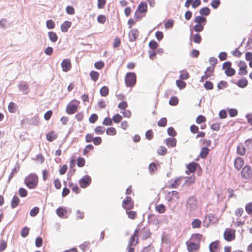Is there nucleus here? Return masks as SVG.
I'll list each match as a JSON object with an SVG mask.
<instances>
[{
	"instance_id": "nucleus-8",
	"label": "nucleus",
	"mask_w": 252,
	"mask_h": 252,
	"mask_svg": "<svg viewBox=\"0 0 252 252\" xmlns=\"http://www.w3.org/2000/svg\"><path fill=\"white\" fill-rule=\"evenodd\" d=\"M223 237L224 239L228 242L234 240L235 238V230H232L230 228L226 229L223 234Z\"/></svg>"
},
{
	"instance_id": "nucleus-61",
	"label": "nucleus",
	"mask_w": 252,
	"mask_h": 252,
	"mask_svg": "<svg viewBox=\"0 0 252 252\" xmlns=\"http://www.w3.org/2000/svg\"><path fill=\"white\" fill-rule=\"evenodd\" d=\"M39 212V208L38 207H34L30 211L29 214L32 217L36 216Z\"/></svg>"
},
{
	"instance_id": "nucleus-15",
	"label": "nucleus",
	"mask_w": 252,
	"mask_h": 252,
	"mask_svg": "<svg viewBox=\"0 0 252 252\" xmlns=\"http://www.w3.org/2000/svg\"><path fill=\"white\" fill-rule=\"evenodd\" d=\"M18 89L22 92L24 94H27L28 93L29 85L23 81H21L17 85Z\"/></svg>"
},
{
	"instance_id": "nucleus-38",
	"label": "nucleus",
	"mask_w": 252,
	"mask_h": 252,
	"mask_svg": "<svg viewBox=\"0 0 252 252\" xmlns=\"http://www.w3.org/2000/svg\"><path fill=\"white\" fill-rule=\"evenodd\" d=\"M186 179L185 181L184 184H187L188 186H190L195 182V176L194 174L191 176L186 177Z\"/></svg>"
},
{
	"instance_id": "nucleus-39",
	"label": "nucleus",
	"mask_w": 252,
	"mask_h": 252,
	"mask_svg": "<svg viewBox=\"0 0 252 252\" xmlns=\"http://www.w3.org/2000/svg\"><path fill=\"white\" fill-rule=\"evenodd\" d=\"M8 109L10 113H15L17 109V106L15 103L13 102H11L9 103L8 106Z\"/></svg>"
},
{
	"instance_id": "nucleus-45",
	"label": "nucleus",
	"mask_w": 252,
	"mask_h": 252,
	"mask_svg": "<svg viewBox=\"0 0 252 252\" xmlns=\"http://www.w3.org/2000/svg\"><path fill=\"white\" fill-rule=\"evenodd\" d=\"M105 131V128L101 126H96L94 129V131L96 134H103Z\"/></svg>"
},
{
	"instance_id": "nucleus-16",
	"label": "nucleus",
	"mask_w": 252,
	"mask_h": 252,
	"mask_svg": "<svg viewBox=\"0 0 252 252\" xmlns=\"http://www.w3.org/2000/svg\"><path fill=\"white\" fill-rule=\"evenodd\" d=\"M244 164V160L242 157H238L234 160V167L237 170H239Z\"/></svg>"
},
{
	"instance_id": "nucleus-18",
	"label": "nucleus",
	"mask_w": 252,
	"mask_h": 252,
	"mask_svg": "<svg viewBox=\"0 0 252 252\" xmlns=\"http://www.w3.org/2000/svg\"><path fill=\"white\" fill-rule=\"evenodd\" d=\"M165 142L168 147H174L176 145L177 139L175 137H168L165 139Z\"/></svg>"
},
{
	"instance_id": "nucleus-57",
	"label": "nucleus",
	"mask_w": 252,
	"mask_h": 252,
	"mask_svg": "<svg viewBox=\"0 0 252 252\" xmlns=\"http://www.w3.org/2000/svg\"><path fill=\"white\" fill-rule=\"evenodd\" d=\"M94 146L91 144L87 145L83 150V155L86 156L88 153L94 149Z\"/></svg>"
},
{
	"instance_id": "nucleus-53",
	"label": "nucleus",
	"mask_w": 252,
	"mask_h": 252,
	"mask_svg": "<svg viewBox=\"0 0 252 252\" xmlns=\"http://www.w3.org/2000/svg\"><path fill=\"white\" fill-rule=\"evenodd\" d=\"M85 164V160L84 158L80 156L77 160V165L79 167H83Z\"/></svg>"
},
{
	"instance_id": "nucleus-55",
	"label": "nucleus",
	"mask_w": 252,
	"mask_h": 252,
	"mask_svg": "<svg viewBox=\"0 0 252 252\" xmlns=\"http://www.w3.org/2000/svg\"><path fill=\"white\" fill-rule=\"evenodd\" d=\"M29 228H28L27 226H25L23 228H22L20 232V235L21 237L23 238H26L29 234Z\"/></svg>"
},
{
	"instance_id": "nucleus-54",
	"label": "nucleus",
	"mask_w": 252,
	"mask_h": 252,
	"mask_svg": "<svg viewBox=\"0 0 252 252\" xmlns=\"http://www.w3.org/2000/svg\"><path fill=\"white\" fill-rule=\"evenodd\" d=\"M123 117L119 114L117 113L113 115L111 119L112 122L113 121L115 123H118L121 121Z\"/></svg>"
},
{
	"instance_id": "nucleus-44",
	"label": "nucleus",
	"mask_w": 252,
	"mask_h": 252,
	"mask_svg": "<svg viewBox=\"0 0 252 252\" xmlns=\"http://www.w3.org/2000/svg\"><path fill=\"white\" fill-rule=\"evenodd\" d=\"M46 26L48 29H53L55 27L56 24L52 19H49L46 22Z\"/></svg>"
},
{
	"instance_id": "nucleus-17",
	"label": "nucleus",
	"mask_w": 252,
	"mask_h": 252,
	"mask_svg": "<svg viewBox=\"0 0 252 252\" xmlns=\"http://www.w3.org/2000/svg\"><path fill=\"white\" fill-rule=\"evenodd\" d=\"M140 230L141 231V237L143 240H145L151 237L152 233L150 232L149 229H145V227H144Z\"/></svg>"
},
{
	"instance_id": "nucleus-2",
	"label": "nucleus",
	"mask_w": 252,
	"mask_h": 252,
	"mask_svg": "<svg viewBox=\"0 0 252 252\" xmlns=\"http://www.w3.org/2000/svg\"><path fill=\"white\" fill-rule=\"evenodd\" d=\"M137 81L136 74L133 72H127L125 77V83L127 87H134Z\"/></svg>"
},
{
	"instance_id": "nucleus-59",
	"label": "nucleus",
	"mask_w": 252,
	"mask_h": 252,
	"mask_svg": "<svg viewBox=\"0 0 252 252\" xmlns=\"http://www.w3.org/2000/svg\"><path fill=\"white\" fill-rule=\"evenodd\" d=\"M155 36L158 41H161L164 37L163 32L161 31H158L156 32Z\"/></svg>"
},
{
	"instance_id": "nucleus-58",
	"label": "nucleus",
	"mask_w": 252,
	"mask_h": 252,
	"mask_svg": "<svg viewBox=\"0 0 252 252\" xmlns=\"http://www.w3.org/2000/svg\"><path fill=\"white\" fill-rule=\"evenodd\" d=\"M236 71L235 69L233 68H228L227 69H225V74L228 77L233 76L235 74Z\"/></svg>"
},
{
	"instance_id": "nucleus-50",
	"label": "nucleus",
	"mask_w": 252,
	"mask_h": 252,
	"mask_svg": "<svg viewBox=\"0 0 252 252\" xmlns=\"http://www.w3.org/2000/svg\"><path fill=\"white\" fill-rule=\"evenodd\" d=\"M204 28V25L196 23V24L193 26V29L196 32L199 33L203 30Z\"/></svg>"
},
{
	"instance_id": "nucleus-52",
	"label": "nucleus",
	"mask_w": 252,
	"mask_h": 252,
	"mask_svg": "<svg viewBox=\"0 0 252 252\" xmlns=\"http://www.w3.org/2000/svg\"><path fill=\"white\" fill-rule=\"evenodd\" d=\"M221 4L220 0H212L211 2V6L214 9H217Z\"/></svg>"
},
{
	"instance_id": "nucleus-28",
	"label": "nucleus",
	"mask_w": 252,
	"mask_h": 252,
	"mask_svg": "<svg viewBox=\"0 0 252 252\" xmlns=\"http://www.w3.org/2000/svg\"><path fill=\"white\" fill-rule=\"evenodd\" d=\"M57 138V135L55 134L54 131H50L46 134V139L49 142H52L54 141Z\"/></svg>"
},
{
	"instance_id": "nucleus-36",
	"label": "nucleus",
	"mask_w": 252,
	"mask_h": 252,
	"mask_svg": "<svg viewBox=\"0 0 252 252\" xmlns=\"http://www.w3.org/2000/svg\"><path fill=\"white\" fill-rule=\"evenodd\" d=\"M180 79L184 80H187L189 77V73L186 70H181L180 71Z\"/></svg>"
},
{
	"instance_id": "nucleus-41",
	"label": "nucleus",
	"mask_w": 252,
	"mask_h": 252,
	"mask_svg": "<svg viewBox=\"0 0 252 252\" xmlns=\"http://www.w3.org/2000/svg\"><path fill=\"white\" fill-rule=\"evenodd\" d=\"M176 84L180 90L184 89L186 86V83L181 79H178L176 81Z\"/></svg>"
},
{
	"instance_id": "nucleus-6",
	"label": "nucleus",
	"mask_w": 252,
	"mask_h": 252,
	"mask_svg": "<svg viewBox=\"0 0 252 252\" xmlns=\"http://www.w3.org/2000/svg\"><path fill=\"white\" fill-rule=\"evenodd\" d=\"M122 206L126 211L131 210L134 208V203L130 196H126L123 200Z\"/></svg>"
},
{
	"instance_id": "nucleus-9",
	"label": "nucleus",
	"mask_w": 252,
	"mask_h": 252,
	"mask_svg": "<svg viewBox=\"0 0 252 252\" xmlns=\"http://www.w3.org/2000/svg\"><path fill=\"white\" fill-rule=\"evenodd\" d=\"M186 245L189 252H194L198 250L200 247L199 243L192 241H187Z\"/></svg>"
},
{
	"instance_id": "nucleus-7",
	"label": "nucleus",
	"mask_w": 252,
	"mask_h": 252,
	"mask_svg": "<svg viewBox=\"0 0 252 252\" xmlns=\"http://www.w3.org/2000/svg\"><path fill=\"white\" fill-rule=\"evenodd\" d=\"M92 179L88 175L83 176L79 181V185L82 188H86L91 183Z\"/></svg>"
},
{
	"instance_id": "nucleus-29",
	"label": "nucleus",
	"mask_w": 252,
	"mask_h": 252,
	"mask_svg": "<svg viewBox=\"0 0 252 252\" xmlns=\"http://www.w3.org/2000/svg\"><path fill=\"white\" fill-rule=\"evenodd\" d=\"M199 12L200 15L206 17L210 15L211 13V10L208 7L206 6L201 8L199 10Z\"/></svg>"
},
{
	"instance_id": "nucleus-14",
	"label": "nucleus",
	"mask_w": 252,
	"mask_h": 252,
	"mask_svg": "<svg viewBox=\"0 0 252 252\" xmlns=\"http://www.w3.org/2000/svg\"><path fill=\"white\" fill-rule=\"evenodd\" d=\"M220 242L219 240L211 242L209 245L210 252H218L220 251Z\"/></svg>"
},
{
	"instance_id": "nucleus-12",
	"label": "nucleus",
	"mask_w": 252,
	"mask_h": 252,
	"mask_svg": "<svg viewBox=\"0 0 252 252\" xmlns=\"http://www.w3.org/2000/svg\"><path fill=\"white\" fill-rule=\"evenodd\" d=\"M57 215L61 218H67L68 210L67 207L64 206H60L56 209Z\"/></svg>"
},
{
	"instance_id": "nucleus-33",
	"label": "nucleus",
	"mask_w": 252,
	"mask_h": 252,
	"mask_svg": "<svg viewBox=\"0 0 252 252\" xmlns=\"http://www.w3.org/2000/svg\"><path fill=\"white\" fill-rule=\"evenodd\" d=\"M203 237V235L200 233H194L192 234L191 238L194 241V242L198 243L200 244V242Z\"/></svg>"
},
{
	"instance_id": "nucleus-34",
	"label": "nucleus",
	"mask_w": 252,
	"mask_h": 252,
	"mask_svg": "<svg viewBox=\"0 0 252 252\" xmlns=\"http://www.w3.org/2000/svg\"><path fill=\"white\" fill-rule=\"evenodd\" d=\"M109 88L106 86L102 87L100 89V94L101 96L106 97L109 94Z\"/></svg>"
},
{
	"instance_id": "nucleus-64",
	"label": "nucleus",
	"mask_w": 252,
	"mask_h": 252,
	"mask_svg": "<svg viewBox=\"0 0 252 252\" xmlns=\"http://www.w3.org/2000/svg\"><path fill=\"white\" fill-rule=\"evenodd\" d=\"M142 252H154L153 247L151 244L143 247Z\"/></svg>"
},
{
	"instance_id": "nucleus-46",
	"label": "nucleus",
	"mask_w": 252,
	"mask_h": 252,
	"mask_svg": "<svg viewBox=\"0 0 252 252\" xmlns=\"http://www.w3.org/2000/svg\"><path fill=\"white\" fill-rule=\"evenodd\" d=\"M179 99L177 96H172L169 101V104L171 106H175L178 105Z\"/></svg>"
},
{
	"instance_id": "nucleus-31",
	"label": "nucleus",
	"mask_w": 252,
	"mask_h": 252,
	"mask_svg": "<svg viewBox=\"0 0 252 252\" xmlns=\"http://www.w3.org/2000/svg\"><path fill=\"white\" fill-rule=\"evenodd\" d=\"M90 76L92 81L96 82L99 78V74L96 71L92 70L90 72Z\"/></svg>"
},
{
	"instance_id": "nucleus-21",
	"label": "nucleus",
	"mask_w": 252,
	"mask_h": 252,
	"mask_svg": "<svg viewBox=\"0 0 252 252\" xmlns=\"http://www.w3.org/2000/svg\"><path fill=\"white\" fill-rule=\"evenodd\" d=\"M141 223L142 222H140L139 224H138L137 228L135 230L133 234L131 236L130 238V241L128 243V245H132V242H133L135 241V237H138L137 233H138L140 231Z\"/></svg>"
},
{
	"instance_id": "nucleus-60",
	"label": "nucleus",
	"mask_w": 252,
	"mask_h": 252,
	"mask_svg": "<svg viewBox=\"0 0 252 252\" xmlns=\"http://www.w3.org/2000/svg\"><path fill=\"white\" fill-rule=\"evenodd\" d=\"M167 132L168 135L169 136H170L171 137H174L177 134L175 129L172 126L169 127L167 129Z\"/></svg>"
},
{
	"instance_id": "nucleus-62",
	"label": "nucleus",
	"mask_w": 252,
	"mask_h": 252,
	"mask_svg": "<svg viewBox=\"0 0 252 252\" xmlns=\"http://www.w3.org/2000/svg\"><path fill=\"white\" fill-rule=\"evenodd\" d=\"M193 40L195 43L200 44L202 41V37L198 33H197L193 35Z\"/></svg>"
},
{
	"instance_id": "nucleus-5",
	"label": "nucleus",
	"mask_w": 252,
	"mask_h": 252,
	"mask_svg": "<svg viewBox=\"0 0 252 252\" xmlns=\"http://www.w3.org/2000/svg\"><path fill=\"white\" fill-rule=\"evenodd\" d=\"M186 169L185 173L188 175H189L191 173L194 174L196 169H200V171H202V168L200 164L194 161L187 164Z\"/></svg>"
},
{
	"instance_id": "nucleus-51",
	"label": "nucleus",
	"mask_w": 252,
	"mask_h": 252,
	"mask_svg": "<svg viewBox=\"0 0 252 252\" xmlns=\"http://www.w3.org/2000/svg\"><path fill=\"white\" fill-rule=\"evenodd\" d=\"M19 166L18 165L17 167L16 166H15L14 168H13L11 172L10 173V174L9 176L8 180H7L8 183H9L10 182V180H11V179L13 177L14 175L16 173H17V172L19 171Z\"/></svg>"
},
{
	"instance_id": "nucleus-11",
	"label": "nucleus",
	"mask_w": 252,
	"mask_h": 252,
	"mask_svg": "<svg viewBox=\"0 0 252 252\" xmlns=\"http://www.w3.org/2000/svg\"><path fill=\"white\" fill-rule=\"evenodd\" d=\"M61 65L63 72L69 71L72 67L70 59L68 58L63 59L61 62Z\"/></svg>"
},
{
	"instance_id": "nucleus-49",
	"label": "nucleus",
	"mask_w": 252,
	"mask_h": 252,
	"mask_svg": "<svg viewBox=\"0 0 252 252\" xmlns=\"http://www.w3.org/2000/svg\"><path fill=\"white\" fill-rule=\"evenodd\" d=\"M98 119V115L95 113L92 114L89 118V122L90 123L94 124Z\"/></svg>"
},
{
	"instance_id": "nucleus-24",
	"label": "nucleus",
	"mask_w": 252,
	"mask_h": 252,
	"mask_svg": "<svg viewBox=\"0 0 252 252\" xmlns=\"http://www.w3.org/2000/svg\"><path fill=\"white\" fill-rule=\"evenodd\" d=\"M20 202V199L19 197L16 195H14L12 198V199L11 200V203H10V207L12 209H14L16 207H17Z\"/></svg>"
},
{
	"instance_id": "nucleus-13",
	"label": "nucleus",
	"mask_w": 252,
	"mask_h": 252,
	"mask_svg": "<svg viewBox=\"0 0 252 252\" xmlns=\"http://www.w3.org/2000/svg\"><path fill=\"white\" fill-rule=\"evenodd\" d=\"M139 32L137 29L134 28L131 30L128 34L129 40L130 42L135 41L139 36Z\"/></svg>"
},
{
	"instance_id": "nucleus-43",
	"label": "nucleus",
	"mask_w": 252,
	"mask_h": 252,
	"mask_svg": "<svg viewBox=\"0 0 252 252\" xmlns=\"http://www.w3.org/2000/svg\"><path fill=\"white\" fill-rule=\"evenodd\" d=\"M18 194L20 197L24 198L27 196L28 191L25 188L20 187L18 190Z\"/></svg>"
},
{
	"instance_id": "nucleus-10",
	"label": "nucleus",
	"mask_w": 252,
	"mask_h": 252,
	"mask_svg": "<svg viewBox=\"0 0 252 252\" xmlns=\"http://www.w3.org/2000/svg\"><path fill=\"white\" fill-rule=\"evenodd\" d=\"M252 174V171L251 166L248 165H246L241 171V177L242 178L248 179L251 177Z\"/></svg>"
},
{
	"instance_id": "nucleus-47",
	"label": "nucleus",
	"mask_w": 252,
	"mask_h": 252,
	"mask_svg": "<svg viewBox=\"0 0 252 252\" xmlns=\"http://www.w3.org/2000/svg\"><path fill=\"white\" fill-rule=\"evenodd\" d=\"M167 120L166 118L163 117L161 118L158 122V125L159 127H164L167 125Z\"/></svg>"
},
{
	"instance_id": "nucleus-37",
	"label": "nucleus",
	"mask_w": 252,
	"mask_h": 252,
	"mask_svg": "<svg viewBox=\"0 0 252 252\" xmlns=\"http://www.w3.org/2000/svg\"><path fill=\"white\" fill-rule=\"evenodd\" d=\"M192 228H199L201 226V221L199 219H195L191 223Z\"/></svg>"
},
{
	"instance_id": "nucleus-63",
	"label": "nucleus",
	"mask_w": 252,
	"mask_h": 252,
	"mask_svg": "<svg viewBox=\"0 0 252 252\" xmlns=\"http://www.w3.org/2000/svg\"><path fill=\"white\" fill-rule=\"evenodd\" d=\"M245 210L249 215L252 214V202H249L246 204Z\"/></svg>"
},
{
	"instance_id": "nucleus-48",
	"label": "nucleus",
	"mask_w": 252,
	"mask_h": 252,
	"mask_svg": "<svg viewBox=\"0 0 252 252\" xmlns=\"http://www.w3.org/2000/svg\"><path fill=\"white\" fill-rule=\"evenodd\" d=\"M246 152V148L243 145L239 144L237 147V153L238 155H244Z\"/></svg>"
},
{
	"instance_id": "nucleus-32",
	"label": "nucleus",
	"mask_w": 252,
	"mask_h": 252,
	"mask_svg": "<svg viewBox=\"0 0 252 252\" xmlns=\"http://www.w3.org/2000/svg\"><path fill=\"white\" fill-rule=\"evenodd\" d=\"M159 165L158 163L155 162H152L149 165V172L151 174H152L155 171L157 170L158 166Z\"/></svg>"
},
{
	"instance_id": "nucleus-40",
	"label": "nucleus",
	"mask_w": 252,
	"mask_h": 252,
	"mask_svg": "<svg viewBox=\"0 0 252 252\" xmlns=\"http://www.w3.org/2000/svg\"><path fill=\"white\" fill-rule=\"evenodd\" d=\"M228 86V84L227 81L221 80L217 84V88L218 90L223 89Z\"/></svg>"
},
{
	"instance_id": "nucleus-20",
	"label": "nucleus",
	"mask_w": 252,
	"mask_h": 252,
	"mask_svg": "<svg viewBox=\"0 0 252 252\" xmlns=\"http://www.w3.org/2000/svg\"><path fill=\"white\" fill-rule=\"evenodd\" d=\"M182 179V177H178L176 178L174 181L172 182V180L171 179L170 182L171 183L170 184L169 187L172 189H176L179 186L181 183V180Z\"/></svg>"
},
{
	"instance_id": "nucleus-4",
	"label": "nucleus",
	"mask_w": 252,
	"mask_h": 252,
	"mask_svg": "<svg viewBox=\"0 0 252 252\" xmlns=\"http://www.w3.org/2000/svg\"><path fill=\"white\" fill-rule=\"evenodd\" d=\"M80 102L78 100L74 99L72 100L66 106V112L69 115L74 114L78 110Z\"/></svg>"
},
{
	"instance_id": "nucleus-1",
	"label": "nucleus",
	"mask_w": 252,
	"mask_h": 252,
	"mask_svg": "<svg viewBox=\"0 0 252 252\" xmlns=\"http://www.w3.org/2000/svg\"><path fill=\"white\" fill-rule=\"evenodd\" d=\"M24 183L29 189H35L38 183V177L34 173H30L24 179Z\"/></svg>"
},
{
	"instance_id": "nucleus-19",
	"label": "nucleus",
	"mask_w": 252,
	"mask_h": 252,
	"mask_svg": "<svg viewBox=\"0 0 252 252\" xmlns=\"http://www.w3.org/2000/svg\"><path fill=\"white\" fill-rule=\"evenodd\" d=\"M72 22L69 21H65L61 25V30L63 32H66L71 27Z\"/></svg>"
},
{
	"instance_id": "nucleus-26",
	"label": "nucleus",
	"mask_w": 252,
	"mask_h": 252,
	"mask_svg": "<svg viewBox=\"0 0 252 252\" xmlns=\"http://www.w3.org/2000/svg\"><path fill=\"white\" fill-rule=\"evenodd\" d=\"M210 151V149L207 146H204L201 148L199 156L202 159H204L207 157Z\"/></svg>"
},
{
	"instance_id": "nucleus-23",
	"label": "nucleus",
	"mask_w": 252,
	"mask_h": 252,
	"mask_svg": "<svg viewBox=\"0 0 252 252\" xmlns=\"http://www.w3.org/2000/svg\"><path fill=\"white\" fill-rule=\"evenodd\" d=\"M194 22L197 24H201L205 25L207 23V18L206 17L200 15L195 17Z\"/></svg>"
},
{
	"instance_id": "nucleus-22",
	"label": "nucleus",
	"mask_w": 252,
	"mask_h": 252,
	"mask_svg": "<svg viewBox=\"0 0 252 252\" xmlns=\"http://www.w3.org/2000/svg\"><path fill=\"white\" fill-rule=\"evenodd\" d=\"M137 11L141 13H146L147 11V5L145 2H141L138 6Z\"/></svg>"
},
{
	"instance_id": "nucleus-3",
	"label": "nucleus",
	"mask_w": 252,
	"mask_h": 252,
	"mask_svg": "<svg viewBox=\"0 0 252 252\" xmlns=\"http://www.w3.org/2000/svg\"><path fill=\"white\" fill-rule=\"evenodd\" d=\"M186 207L190 212L194 211L197 207V200L194 195L188 198L186 201Z\"/></svg>"
},
{
	"instance_id": "nucleus-30",
	"label": "nucleus",
	"mask_w": 252,
	"mask_h": 252,
	"mask_svg": "<svg viewBox=\"0 0 252 252\" xmlns=\"http://www.w3.org/2000/svg\"><path fill=\"white\" fill-rule=\"evenodd\" d=\"M155 210L159 214H162L166 211V208L163 204H160L155 206Z\"/></svg>"
},
{
	"instance_id": "nucleus-56",
	"label": "nucleus",
	"mask_w": 252,
	"mask_h": 252,
	"mask_svg": "<svg viewBox=\"0 0 252 252\" xmlns=\"http://www.w3.org/2000/svg\"><path fill=\"white\" fill-rule=\"evenodd\" d=\"M152 221L155 222L156 224L157 223H158V219L156 218L153 214H149L148 216V222L150 223Z\"/></svg>"
},
{
	"instance_id": "nucleus-25",
	"label": "nucleus",
	"mask_w": 252,
	"mask_h": 252,
	"mask_svg": "<svg viewBox=\"0 0 252 252\" xmlns=\"http://www.w3.org/2000/svg\"><path fill=\"white\" fill-rule=\"evenodd\" d=\"M248 81L245 77H242V78L240 79L236 83V84L241 88H244L246 87L248 85Z\"/></svg>"
},
{
	"instance_id": "nucleus-35",
	"label": "nucleus",
	"mask_w": 252,
	"mask_h": 252,
	"mask_svg": "<svg viewBox=\"0 0 252 252\" xmlns=\"http://www.w3.org/2000/svg\"><path fill=\"white\" fill-rule=\"evenodd\" d=\"M27 123L31 125L37 126L39 123L38 117H33L30 119H26Z\"/></svg>"
},
{
	"instance_id": "nucleus-42",
	"label": "nucleus",
	"mask_w": 252,
	"mask_h": 252,
	"mask_svg": "<svg viewBox=\"0 0 252 252\" xmlns=\"http://www.w3.org/2000/svg\"><path fill=\"white\" fill-rule=\"evenodd\" d=\"M159 46V44L154 40H151L149 43V47L151 50H156Z\"/></svg>"
},
{
	"instance_id": "nucleus-27",
	"label": "nucleus",
	"mask_w": 252,
	"mask_h": 252,
	"mask_svg": "<svg viewBox=\"0 0 252 252\" xmlns=\"http://www.w3.org/2000/svg\"><path fill=\"white\" fill-rule=\"evenodd\" d=\"M48 35L49 40L53 43L56 42L58 39V36L56 32L53 31H50L48 32Z\"/></svg>"
}]
</instances>
